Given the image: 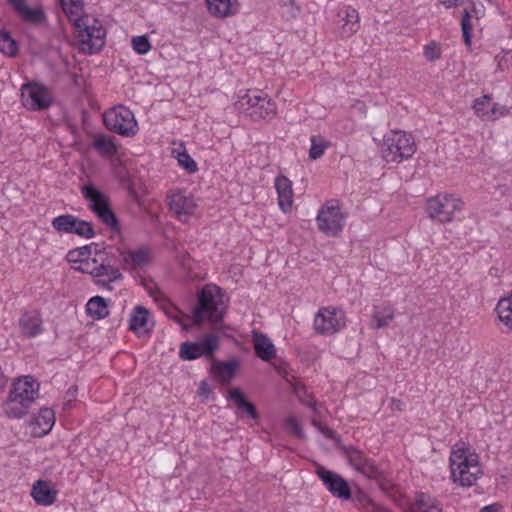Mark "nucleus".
Masks as SVG:
<instances>
[{
    "label": "nucleus",
    "instance_id": "nucleus-32",
    "mask_svg": "<svg viewBox=\"0 0 512 512\" xmlns=\"http://www.w3.org/2000/svg\"><path fill=\"white\" fill-rule=\"evenodd\" d=\"M338 15L345 21L343 25L344 32L349 35L355 33L359 28V15L357 10L347 7L341 10Z\"/></svg>",
    "mask_w": 512,
    "mask_h": 512
},
{
    "label": "nucleus",
    "instance_id": "nucleus-26",
    "mask_svg": "<svg viewBox=\"0 0 512 512\" xmlns=\"http://www.w3.org/2000/svg\"><path fill=\"white\" fill-rule=\"evenodd\" d=\"M86 313L94 320H101L109 315L108 301L102 296L90 298L86 304Z\"/></svg>",
    "mask_w": 512,
    "mask_h": 512
},
{
    "label": "nucleus",
    "instance_id": "nucleus-36",
    "mask_svg": "<svg viewBox=\"0 0 512 512\" xmlns=\"http://www.w3.org/2000/svg\"><path fill=\"white\" fill-rule=\"evenodd\" d=\"M276 114V104L267 95H264L258 107L250 112L254 119H265Z\"/></svg>",
    "mask_w": 512,
    "mask_h": 512
},
{
    "label": "nucleus",
    "instance_id": "nucleus-61",
    "mask_svg": "<svg viewBox=\"0 0 512 512\" xmlns=\"http://www.w3.org/2000/svg\"><path fill=\"white\" fill-rule=\"evenodd\" d=\"M424 512H443V510L437 502H433L428 506V509L424 510Z\"/></svg>",
    "mask_w": 512,
    "mask_h": 512
},
{
    "label": "nucleus",
    "instance_id": "nucleus-50",
    "mask_svg": "<svg viewBox=\"0 0 512 512\" xmlns=\"http://www.w3.org/2000/svg\"><path fill=\"white\" fill-rule=\"evenodd\" d=\"M287 427L290 429L291 433L296 437L303 439L305 434L300 423L294 417H289L286 420Z\"/></svg>",
    "mask_w": 512,
    "mask_h": 512
},
{
    "label": "nucleus",
    "instance_id": "nucleus-38",
    "mask_svg": "<svg viewBox=\"0 0 512 512\" xmlns=\"http://www.w3.org/2000/svg\"><path fill=\"white\" fill-rule=\"evenodd\" d=\"M0 52L9 56L15 57L18 53V45L9 31L0 28Z\"/></svg>",
    "mask_w": 512,
    "mask_h": 512
},
{
    "label": "nucleus",
    "instance_id": "nucleus-27",
    "mask_svg": "<svg viewBox=\"0 0 512 512\" xmlns=\"http://www.w3.org/2000/svg\"><path fill=\"white\" fill-rule=\"evenodd\" d=\"M60 5L69 21L74 26H79L78 22L82 21L84 14V3L82 0H59Z\"/></svg>",
    "mask_w": 512,
    "mask_h": 512
},
{
    "label": "nucleus",
    "instance_id": "nucleus-2",
    "mask_svg": "<svg viewBox=\"0 0 512 512\" xmlns=\"http://www.w3.org/2000/svg\"><path fill=\"white\" fill-rule=\"evenodd\" d=\"M81 193L85 200L89 202V209L113 231H120L118 218L111 208L110 200L107 195L95 187L92 183L81 187Z\"/></svg>",
    "mask_w": 512,
    "mask_h": 512
},
{
    "label": "nucleus",
    "instance_id": "nucleus-19",
    "mask_svg": "<svg viewBox=\"0 0 512 512\" xmlns=\"http://www.w3.org/2000/svg\"><path fill=\"white\" fill-rule=\"evenodd\" d=\"M228 399L234 402L236 407L243 413H245L247 417L253 420L259 419V413L256 409L255 404L247 399L246 394L241 388H232L229 391Z\"/></svg>",
    "mask_w": 512,
    "mask_h": 512
},
{
    "label": "nucleus",
    "instance_id": "nucleus-39",
    "mask_svg": "<svg viewBox=\"0 0 512 512\" xmlns=\"http://www.w3.org/2000/svg\"><path fill=\"white\" fill-rule=\"evenodd\" d=\"M394 318V311L390 307H375L373 312L374 328L386 327Z\"/></svg>",
    "mask_w": 512,
    "mask_h": 512
},
{
    "label": "nucleus",
    "instance_id": "nucleus-53",
    "mask_svg": "<svg viewBox=\"0 0 512 512\" xmlns=\"http://www.w3.org/2000/svg\"><path fill=\"white\" fill-rule=\"evenodd\" d=\"M96 263V259H93L92 263H90L88 260H84V262H80V265L75 267V269L82 273L90 274L94 277V271H96Z\"/></svg>",
    "mask_w": 512,
    "mask_h": 512
},
{
    "label": "nucleus",
    "instance_id": "nucleus-30",
    "mask_svg": "<svg viewBox=\"0 0 512 512\" xmlns=\"http://www.w3.org/2000/svg\"><path fill=\"white\" fill-rule=\"evenodd\" d=\"M17 13L24 22L34 26H41L46 21V14L41 7L31 8L25 5Z\"/></svg>",
    "mask_w": 512,
    "mask_h": 512
},
{
    "label": "nucleus",
    "instance_id": "nucleus-52",
    "mask_svg": "<svg viewBox=\"0 0 512 512\" xmlns=\"http://www.w3.org/2000/svg\"><path fill=\"white\" fill-rule=\"evenodd\" d=\"M198 395L204 397L205 399L214 400L215 398L213 388L209 385V383L206 380L200 382L198 387Z\"/></svg>",
    "mask_w": 512,
    "mask_h": 512
},
{
    "label": "nucleus",
    "instance_id": "nucleus-34",
    "mask_svg": "<svg viewBox=\"0 0 512 512\" xmlns=\"http://www.w3.org/2000/svg\"><path fill=\"white\" fill-rule=\"evenodd\" d=\"M92 147L104 156H114L117 153V146L112 138L107 135H99L92 142Z\"/></svg>",
    "mask_w": 512,
    "mask_h": 512
},
{
    "label": "nucleus",
    "instance_id": "nucleus-46",
    "mask_svg": "<svg viewBox=\"0 0 512 512\" xmlns=\"http://www.w3.org/2000/svg\"><path fill=\"white\" fill-rule=\"evenodd\" d=\"M359 502L363 505L367 512H391L388 508L383 507L374 502L368 495L360 493Z\"/></svg>",
    "mask_w": 512,
    "mask_h": 512
},
{
    "label": "nucleus",
    "instance_id": "nucleus-25",
    "mask_svg": "<svg viewBox=\"0 0 512 512\" xmlns=\"http://www.w3.org/2000/svg\"><path fill=\"white\" fill-rule=\"evenodd\" d=\"M467 2H469L470 6H471V10L465 9L463 11L462 19H461V30H462L464 43L467 46H471V37H472V35H471V32H472L471 17H472V14L476 18L481 17L483 14V10L477 8L475 5V2L473 0H467Z\"/></svg>",
    "mask_w": 512,
    "mask_h": 512
},
{
    "label": "nucleus",
    "instance_id": "nucleus-62",
    "mask_svg": "<svg viewBox=\"0 0 512 512\" xmlns=\"http://www.w3.org/2000/svg\"><path fill=\"white\" fill-rule=\"evenodd\" d=\"M76 393H77V387L76 386H72L71 388H69L66 392V398L67 399H71V400H74L75 397H76Z\"/></svg>",
    "mask_w": 512,
    "mask_h": 512
},
{
    "label": "nucleus",
    "instance_id": "nucleus-5",
    "mask_svg": "<svg viewBox=\"0 0 512 512\" xmlns=\"http://www.w3.org/2000/svg\"><path fill=\"white\" fill-rule=\"evenodd\" d=\"M79 26H74L78 32L80 43L88 54H93L101 50L104 45L106 31L98 19H93V23H89L88 15L82 17V21L78 22Z\"/></svg>",
    "mask_w": 512,
    "mask_h": 512
},
{
    "label": "nucleus",
    "instance_id": "nucleus-54",
    "mask_svg": "<svg viewBox=\"0 0 512 512\" xmlns=\"http://www.w3.org/2000/svg\"><path fill=\"white\" fill-rule=\"evenodd\" d=\"M509 112L508 108H506L505 106H500L499 104L497 103H494L491 107V113L492 115L494 116H497V115H500V116H504L506 115L507 113Z\"/></svg>",
    "mask_w": 512,
    "mask_h": 512
},
{
    "label": "nucleus",
    "instance_id": "nucleus-45",
    "mask_svg": "<svg viewBox=\"0 0 512 512\" xmlns=\"http://www.w3.org/2000/svg\"><path fill=\"white\" fill-rule=\"evenodd\" d=\"M179 165L188 173H195L198 170L197 164L194 159L187 153L186 150L178 152L176 156Z\"/></svg>",
    "mask_w": 512,
    "mask_h": 512
},
{
    "label": "nucleus",
    "instance_id": "nucleus-17",
    "mask_svg": "<svg viewBox=\"0 0 512 512\" xmlns=\"http://www.w3.org/2000/svg\"><path fill=\"white\" fill-rule=\"evenodd\" d=\"M466 464L467 468L461 467L460 469L451 471L453 481L462 487L472 486L476 482L478 475L481 473V469L478 464V457L475 462L470 461Z\"/></svg>",
    "mask_w": 512,
    "mask_h": 512
},
{
    "label": "nucleus",
    "instance_id": "nucleus-6",
    "mask_svg": "<svg viewBox=\"0 0 512 512\" xmlns=\"http://www.w3.org/2000/svg\"><path fill=\"white\" fill-rule=\"evenodd\" d=\"M344 215L340 203L336 199L328 201L319 210L316 221L321 232L328 236H336L343 229Z\"/></svg>",
    "mask_w": 512,
    "mask_h": 512
},
{
    "label": "nucleus",
    "instance_id": "nucleus-59",
    "mask_svg": "<svg viewBox=\"0 0 512 512\" xmlns=\"http://www.w3.org/2000/svg\"><path fill=\"white\" fill-rule=\"evenodd\" d=\"M402 401L396 398H392L390 401V408L394 411H401L402 410Z\"/></svg>",
    "mask_w": 512,
    "mask_h": 512
},
{
    "label": "nucleus",
    "instance_id": "nucleus-57",
    "mask_svg": "<svg viewBox=\"0 0 512 512\" xmlns=\"http://www.w3.org/2000/svg\"><path fill=\"white\" fill-rule=\"evenodd\" d=\"M13 9L18 12L20 8L26 5L25 0H7Z\"/></svg>",
    "mask_w": 512,
    "mask_h": 512
},
{
    "label": "nucleus",
    "instance_id": "nucleus-49",
    "mask_svg": "<svg viewBox=\"0 0 512 512\" xmlns=\"http://www.w3.org/2000/svg\"><path fill=\"white\" fill-rule=\"evenodd\" d=\"M313 424L319 429V431L326 437V438H329V439H332L336 442L337 446L339 447L341 444V441H340V437L337 435V433L325 426V425H321V424H318L316 421H313Z\"/></svg>",
    "mask_w": 512,
    "mask_h": 512
},
{
    "label": "nucleus",
    "instance_id": "nucleus-43",
    "mask_svg": "<svg viewBox=\"0 0 512 512\" xmlns=\"http://www.w3.org/2000/svg\"><path fill=\"white\" fill-rule=\"evenodd\" d=\"M72 234L90 239L95 236V230L90 222L77 218Z\"/></svg>",
    "mask_w": 512,
    "mask_h": 512
},
{
    "label": "nucleus",
    "instance_id": "nucleus-29",
    "mask_svg": "<svg viewBox=\"0 0 512 512\" xmlns=\"http://www.w3.org/2000/svg\"><path fill=\"white\" fill-rule=\"evenodd\" d=\"M150 312L144 306H136L130 316L129 329L136 335H140L141 331L148 323V316Z\"/></svg>",
    "mask_w": 512,
    "mask_h": 512
},
{
    "label": "nucleus",
    "instance_id": "nucleus-60",
    "mask_svg": "<svg viewBox=\"0 0 512 512\" xmlns=\"http://www.w3.org/2000/svg\"><path fill=\"white\" fill-rule=\"evenodd\" d=\"M8 383V377L4 374L2 367L0 366V393L4 391Z\"/></svg>",
    "mask_w": 512,
    "mask_h": 512
},
{
    "label": "nucleus",
    "instance_id": "nucleus-33",
    "mask_svg": "<svg viewBox=\"0 0 512 512\" xmlns=\"http://www.w3.org/2000/svg\"><path fill=\"white\" fill-rule=\"evenodd\" d=\"M55 423L54 411L50 408H41L35 418V424L41 429L40 435L48 434Z\"/></svg>",
    "mask_w": 512,
    "mask_h": 512
},
{
    "label": "nucleus",
    "instance_id": "nucleus-55",
    "mask_svg": "<svg viewBox=\"0 0 512 512\" xmlns=\"http://www.w3.org/2000/svg\"><path fill=\"white\" fill-rule=\"evenodd\" d=\"M416 505L419 509H422L424 507H427L430 505L428 504V502L425 500V495L423 493L417 495V498H416Z\"/></svg>",
    "mask_w": 512,
    "mask_h": 512
},
{
    "label": "nucleus",
    "instance_id": "nucleus-21",
    "mask_svg": "<svg viewBox=\"0 0 512 512\" xmlns=\"http://www.w3.org/2000/svg\"><path fill=\"white\" fill-rule=\"evenodd\" d=\"M19 326L21 333L28 338L38 336L43 330L42 319L37 312H25L19 319Z\"/></svg>",
    "mask_w": 512,
    "mask_h": 512
},
{
    "label": "nucleus",
    "instance_id": "nucleus-8",
    "mask_svg": "<svg viewBox=\"0 0 512 512\" xmlns=\"http://www.w3.org/2000/svg\"><path fill=\"white\" fill-rule=\"evenodd\" d=\"M219 341L215 335H205L202 340L186 341L180 345L179 357L185 361L196 360L200 357H212L218 348Z\"/></svg>",
    "mask_w": 512,
    "mask_h": 512
},
{
    "label": "nucleus",
    "instance_id": "nucleus-3",
    "mask_svg": "<svg viewBox=\"0 0 512 512\" xmlns=\"http://www.w3.org/2000/svg\"><path fill=\"white\" fill-rule=\"evenodd\" d=\"M415 143L411 136L400 131L386 135L382 144V156L386 162H401L415 153Z\"/></svg>",
    "mask_w": 512,
    "mask_h": 512
},
{
    "label": "nucleus",
    "instance_id": "nucleus-13",
    "mask_svg": "<svg viewBox=\"0 0 512 512\" xmlns=\"http://www.w3.org/2000/svg\"><path fill=\"white\" fill-rule=\"evenodd\" d=\"M39 384L32 376H25L15 380L9 392V396L21 399L24 403H33L38 395Z\"/></svg>",
    "mask_w": 512,
    "mask_h": 512
},
{
    "label": "nucleus",
    "instance_id": "nucleus-10",
    "mask_svg": "<svg viewBox=\"0 0 512 512\" xmlns=\"http://www.w3.org/2000/svg\"><path fill=\"white\" fill-rule=\"evenodd\" d=\"M345 327V317L342 310L324 307L314 318V329L318 334L330 335Z\"/></svg>",
    "mask_w": 512,
    "mask_h": 512
},
{
    "label": "nucleus",
    "instance_id": "nucleus-14",
    "mask_svg": "<svg viewBox=\"0 0 512 512\" xmlns=\"http://www.w3.org/2000/svg\"><path fill=\"white\" fill-rule=\"evenodd\" d=\"M57 490L49 481L37 480L31 489V496L38 505L50 506L57 498Z\"/></svg>",
    "mask_w": 512,
    "mask_h": 512
},
{
    "label": "nucleus",
    "instance_id": "nucleus-44",
    "mask_svg": "<svg viewBox=\"0 0 512 512\" xmlns=\"http://www.w3.org/2000/svg\"><path fill=\"white\" fill-rule=\"evenodd\" d=\"M263 93L261 91L257 90H248L245 95H243L240 99V104L243 107L245 104H247L250 108L255 110L258 105L260 104Z\"/></svg>",
    "mask_w": 512,
    "mask_h": 512
},
{
    "label": "nucleus",
    "instance_id": "nucleus-48",
    "mask_svg": "<svg viewBox=\"0 0 512 512\" xmlns=\"http://www.w3.org/2000/svg\"><path fill=\"white\" fill-rule=\"evenodd\" d=\"M491 101L490 95H484L480 98L474 100L473 108L478 115L484 116L488 114V111L485 109V106L488 105Z\"/></svg>",
    "mask_w": 512,
    "mask_h": 512
},
{
    "label": "nucleus",
    "instance_id": "nucleus-64",
    "mask_svg": "<svg viewBox=\"0 0 512 512\" xmlns=\"http://www.w3.org/2000/svg\"><path fill=\"white\" fill-rule=\"evenodd\" d=\"M144 286H145V287H146V289L148 290L149 294H150L151 296H154V292H153V291H152V290H151V289H150L146 284H144Z\"/></svg>",
    "mask_w": 512,
    "mask_h": 512
},
{
    "label": "nucleus",
    "instance_id": "nucleus-47",
    "mask_svg": "<svg viewBox=\"0 0 512 512\" xmlns=\"http://www.w3.org/2000/svg\"><path fill=\"white\" fill-rule=\"evenodd\" d=\"M424 56L425 58L432 62L441 58V50L438 47V44L434 41L428 43L424 46Z\"/></svg>",
    "mask_w": 512,
    "mask_h": 512
},
{
    "label": "nucleus",
    "instance_id": "nucleus-23",
    "mask_svg": "<svg viewBox=\"0 0 512 512\" xmlns=\"http://www.w3.org/2000/svg\"><path fill=\"white\" fill-rule=\"evenodd\" d=\"M118 259L122 266L130 264L133 269L144 267L148 261V251L145 248L137 250H128L126 252L117 251Z\"/></svg>",
    "mask_w": 512,
    "mask_h": 512
},
{
    "label": "nucleus",
    "instance_id": "nucleus-37",
    "mask_svg": "<svg viewBox=\"0 0 512 512\" xmlns=\"http://www.w3.org/2000/svg\"><path fill=\"white\" fill-rule=\"evenodd\" d=\"M77 217L71 214H62L52 220V227L61 233L72 234Z\"/></svg>",
    "mask_w": 512,
    "mask_h": 512
},
{
    "label": "nucleus",
    "instance_id": "nucleus-42",
    "mask_svg": "<svg viewBox=\"0 0 512 512\" xmlns=\"http://www.w3.org/2000/svg\"><path fill=\"white\" fill-rule=\"evenodd\" d=\"M131 44L133 50L140 55H145L151 50V43L147 35L134 36Z\"/></svg>",
    "mask_w": 512,
    "mask_h": 512
},
{
    "label": "nucleus",
    "instance_id": "nucleus-56",
    "mask_svg": "<svg viewBox=\"0 0 512 512\" xmlns=\"http://www.w3.org/2000/svg\"><path fill=\"white\" fill-rule=\"evenodd\" d=\"M446 8L456 7L463 3L464 0H439Z\"/></svg>",
    "mask_w": 512,
    "mask_h": 512
},
{
    "label": "nucleus",
    "instance_id": "nucleus-31",
    "mask_svg": "<svg viewBox=\"0 0 512 512\" xmlns=\"http://www.w3.org/2000/svg\"><path fill=\"white\" fill-rule=\"evenodd\" d=\"M477 457V454L470 453L465 448L453 449L450 456L451 471L460 469L461 467L467 468L466 463L470 461L475 462Z\"/></svg>",
    "mask_w": 512,
    "mask_h": 512
},
{
    "label": "nucleus",
    "instance_id": "nucleus-7",
    "mask_svg": "<svg viewBox=\"0 0 512 512\" xmlns=\"http://www.w3.org/2000/svg\"><path fill=\"white\" fill-rule=\"evenodd\" d=\"M462 208V201L453 195H437L427 200L426 210L430 218L440 222L452 220L455 211Z\"/></svg>",
    "mask_w": 512,
    "mask_h": 512
},
{
    "label": "nucleus",
    "instance_id": "nucleus-16",
    "mask_svg": "<svg viewBox=\"0 0 512 512\" xmlns=\"http://www.w3.org/2000/svg\"><path fill=\"white\" fill-rule=\"evenodd\" d=\"M252 340L255 354L263 361H271L276 357V348L269 337L262 332L254 330Z\"/></svg>",
    "mask_w": 512,
    "mask_h": 512
},
{
    "label": "nucleus",
    "instance_id": "nucleus-58",
    "mask_svg": "<svg viewBox=\"0 0 512 512\" xmlns=\"http://www.w3.org/2000/svg\"><path fill=\"white\" fill-rule=\"evenodd\" d=\"M480 512H500V505L497 503L490 504L481 508Z\"/></svg>",
    "mask_w": 512,
    "mask_h": 512
},
{
    "label": "nucleus",
    "instance_id": "nucleus-11",
    "mask_svg": "<svg viewBox=\"0 0 512 512\" xmlns=\"http://www.w3.org/2000/svg\"><path fill=\"white\" fill-rule=\"evenodd\" d=\"M21 100L23 106L28 110L41 111L51 105L53 98L46 87L33 83L22 87Z\"/></svg>",
    "mask_w": 512,
    "mask_h": 512
},
{
    "label": "nucleus",
    "instance_id": "nucleus-12",
    "mask_svg": "<svg viewBox=\"0 0 512 512\" xmlns=\"http://www.w3.org/2000/svg\"><path fill=\"white\" fill-rule=\"evenodd\" d=\"M316 474L333 496L343 500L351 498L352 493L348 482L342 476L323 466L317 467Z\"/></svg>",
    "mask_w": 512,
    "mask_h": 512
},
{
    "label": "nucleus",
    "instance_id": "nucleus-28",
    "mask_svg": "<svg viewBox=\"0 0 512 512\" xmlns=\"http://www.w3.org/2000/svg\"><path fill=\"white\" fill-rule=\"evenodd\" d=\"M32 403H24L21 399L8 396L3 405L5 414L9 418L20 419L28 413Z\"/></svg>",
    "mask_w": 512,
    "mask_h": 512
},
{
    "label": "nucleus",
    "instance_id": "nucleus-51",
    "mask_svg": "<svg viewBox=\"0 0 512 512\" xmlns=\"http://www.w3.org/2000/svg\"><path fill=\"white\" fill-rule=\"evenodd\" d=\"M117 251H121L120 249H114V248H109L108 250L105 248L104 249V258L101 259V262H109L110 264L112 265H115L117 266L118 264H120L119 262V259H118V252Z\"/></svg>",
    "mask_w": 512,
    "mask_h": 512
},
{
    "label": "nucleus",
    "instance_id": "nucleus-9",
    "mask_svg": "<svg viewBox=\"0 0 512 512\" xmlns=\"http://www.w3.org/2000/svg\"><path fill=\"white\" fill-rule=\"evenodd\" d=\"M339 449L348 459L349 464L358 472L370 479L378 481L383 477V473L377 465L361 451L352 446L340 445Z\"/></svg>",
    "mask_w": 512,
    "mask_h": 512
},
{
    "label": "nucleus",
    "instance_id": "nucleus-63",
    "mask_svg": "<svg viewBox=\"0 0 512 512\" xmlns=\"http://www.w3.org/2000/svg\"><path fill=\"white\" fill-rule=\"evenodd\" d=\"M72 401H73V400H71V399H67V401L64 403V407H63V409H64V410H66V409L71 408V406H72Z\"/></svg>",
    "mask_w": 512,
    "mask_h": 512
},
{
    "label": "nucleus",
    "instance_id": "nucleus-20",
    "mask_svg": "<svg viewBox=\"0 0 512 512\" xmlns=\"http://www.w3.org/2000/svg\"><path fill=\"white\" fill-rule=\"evenodd\" d=\"M208 11L218 18H227L239 11L238 0H205Z\"/></svg>",
    "mask_w": 512,
    "mask_h": 512
},
{
    "label": "nucleus",
    "instance_id": "nucleus-1",
    "mask_svg": "<svg viewBox=\"0 0 512 512\" xmlns=\"http://www.w3.org/2000/svg\"><path fill=\"white\" fill-rule=\"evenodd\" d=\"M226 313L224 295L219 287H204L198 294L196 306L192 309V322L200 326L205 320L219 323Z\"/></svg>",
    "mask_w": 512,
    "mask_h": 512
},
{
    "label": "nucleus",
    "instance_id": "nucleus-15",
    "mask_svg": "<svg viewBox=\"0 0 512 512\" xmlns=\"http://www.w3.org/2000/svg\"><path fill=\"white\" fill-rule=\"evenodd\" d=\"M275 188L278 194V204L283 212H288L293 204L292 182L284 175H278L275 179Z\"/></svg>",
    "mask_w": 512,
    "mask_h": 512
},
{
    "label": "nucleus",
    "instance_id": "nucleus-35",
    "mask_svg": "<svg viewBox=\"0 0 512 512\" xmlns=\"http://www.w3.org/2000/svg\"><path fill=\"white\" fill-rule=\"evenodd\" d=\"M496 310L500 321L512 331V293L508 297L500 299Z\"/></svg>",
    "mask_w": 512,
    "mask_h": 512
},
{
    "label": "nucleus",
    "instance_id": "nucleus-24",
    "mask_svg": "<svg viewBox=\"0 0 512 512\" xmlns=\"http://www.w3.org/2000/svg\"><path fill=\"white\" fill-rule=\"evenodd\" d=\"M107 276L108 280H98L97 284L112 289L110 283L123 279V275L120 272L118 266L112 265L109 262H101L99 265L96 264V271H94V277L100 278Z\"/></svg>",
    "mask_w": 512,
    "mask_h": 512
},
{
    "label": "nucleus",
    "instance_id": "nucleus-4",
    "mask_svg": "<svg viewBox=\"0 0 512 512\" xmlns=\"http://www.w3.org/2000/svg\"><path fill=\"white\" fill-rule=\"evenodd\" d=\"M103 122L108 130L124 137H132L137 133L138 126L133 112L122 105L105 112Z\"/></svg>",
    "mask_w": 512,
    "mask_h": 512
},
{
    "label": "nucleus",
    "instance_id": "nucleus-41",
    "mask_svg": "<svg viewBox=\"0 0 512 512\" xmlns=\"http://www.w3.org/2000/svg\"><path fill=\"white\" fill-rule=\"evenodd\" d=\"M92 246H97V244L85 245L83 247L70 250L67 254V260L71 263L84 262V260H89L91 255Z\"/></svg>",
    "mask_w": 512,
    "mask_h": 512
},
{
    "label": "nucleus",
    "instance_id": "nucleus-22",
    "mask_svg": "<svg viewBox=\"0 0 512 512\" xmlns=\"http://www.w3.org/2000/svg\"><path fill=\"white\" fill-rule=\"evenodd\" d=\"M238 369V362L236 360L214 361L211 365L210 372L217 378L221 383L230 382L236 374Z\"/></svg>",
    "mask_w": 512,
    "mask_h": 512
},
{
    "label": "nucleus",
    "instance_id": "nucleus-40",
    "mask_svg": "<svg viewBox=\"0 0 512 512\" xmlns=\"http://www.w3.org/2000/svg\"><path fill=\"white\" fill-rule=\"evenodd\" d=\"M329 142H327L321 136H312L311 137V147L309 150V158L312 160H316L320 158L325 150L328 148Z\"/></svg>",
    "mask_w": 512,
    "mask_h": 512
},
{
    "label": "nucleus",
    "instance_id": "nucleus-18",
    "mask_svg": "<svg viewBox=\"0 0 512 512\" xmlns=\"http://www.w3.org/2000/svg\"><path fill=\"white\" fill-rule=\"evenodd\" d=\"M170 209L177 215L178 219L186 221L194 213L196 204L192 198L186 197L181 193L171 196L169 202Z\"/></svg>",
    "mask_w": 512,
    "mask_h": 512
}]
</instances>
